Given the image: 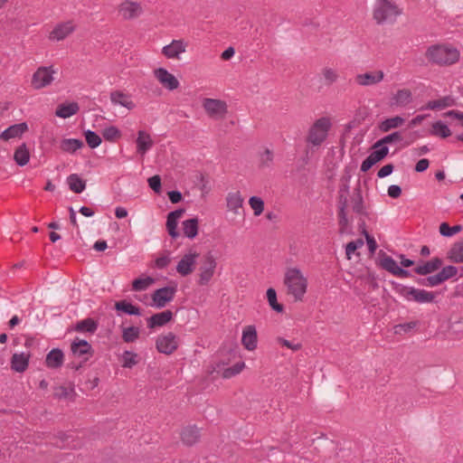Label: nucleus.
I'll list each match as a JSON object with an SVG mask.
<instances>
[{"label":"nucleus","instance_id":"nucleus-15","mask_svg":"<svg viewBox=\"0 0 463 463\" xmlns=\"http://www.w3.org/2000/svg\"><path fill=\"white\" fill-rule=\"evenodd\" d=\"M187 44L183 40H173L162 49V53L168 59H179V55L185 52Z\"/></svg>","mask_w":463,"mask_h":463},{"label":"nucleus","instance_id":"nucleus-40","mask_svg":"<svg viewBox=\"0 0 463 463\" xmlns=\"http://www.w3.org/2000/svg\"><path fill=\"white\" fill-rule=\"evenodd\" d=\"M184 213V209H177L167 214L166 232H176L177 222Z\"/></svg>","mask_w":463,"mask_h":463},{"label":"nucleus","instance_id":"nucleus-33","mask_svg":"<svg viewBox=\"0 0 463 463\" xmlns=\"http://www.w3.org/2000/svg\"><path fill=\"white\" fill-rule=\"evenodd\" d=\"M67 184L70 189L75 194H80L85 190L86 181L77 174H71L67 177Z\"/></svg>","mask_w":463,"mask_h":463},{"label":"nucleus","instance_id":"nucleus-52","mask_svg":"<svg viewBox=\"0 0 463 463\" xmlns=\"http://www.w3.org/2000/svg\"><path fill=\"white\" fill-rule=\"evenodd\" d=\"M249 203L253 210L254 215L259 216L264 210V202L260 197L251 196L249 200Z\"/></svg>","mask_w":463,"mask_h":463},{"label":"nucleus","instance_id":"nucleus-31","mask_svg":"<svg viewBox=\"0 0 463 463\" xmlns=\"http://www.w3.org/2000/svg\"><path fill=\"white\" fill-rule=\"evenodd\" d=\"M447 258L454 263H463V238L452 244Z\"/></svg>","mask_w":463,"mask_h":463},{"label":"nucleus","instance_id":"nucleus-36","mask_svg":"<svg viewBox=\"0 0 463 463\" xmlns=\"http://www.w3.org/2000/svg\"><path fill=\"white\" fill-rule=\"evenodd\" d=\"M380 255L382 256L379 261L381 268L394 275L400 266L392 257L386 255L383 250L380 251Z\"/></svg>","mask_w":463,"mask_h":463},{"label":"nucleus","instance_id":"nucleus-2","mask_svg":"<svg viewBox=\"0 0 463 463\" xmlns=\"http://www.w3.org/2000/svg\"><path fill=\"white\" fill-rule=\"evenodd\" d=\"M284 283L288 288V293L292 295L295 300H302L307 291V281L298 269H288L285 274Z\"/></svg>","mask_w":463,"mask_h":463},{"label":"nucleus","instance_id":"nucleus-11","mask_svg":"<svg viewBox=\"0 0 463 463\" xmlns=\"http://www.w3.org/2000/svg\"><path fill=\"white\" fill-rule=\"evenodd\" d=\"M118 13L124 20H133L143 14V7L137 2L125 1L118 5Z\"/></svg>","mask_w":463,"mask_h":463},{"label":"nucleus","instance_id":"nucleus-55","mask_svg":"<svg viewBox=\"0 0 463 463\" xmlns=\"http://www.w3.org/2000/svg\"><path fill=\"white\" fill-rule=\"evenodd\" d=\"M369 156L373 160V162L376 164L383 160L389 153V148L386 146H382L378 148H374Z\"/></svg>","mask_w":463,"mask_h":463},{"label":"nucleus","instance_id":"nucleus-14","mask_svg":"<svg viewBox=\"0 0 463 463\" xmlns=\"http://www.w3.org/2000/svg\"><path fill=\"white\" fill-rule=\"evenodd\" d=\"M384 79L383 71H374L357 74L354 78L355 82L363 87L373 86L380 83Z\"/></svg>","mask_w":463,"mask_h":463},{"label":"nucleus","instance_id":"nucleus-44","mask_svg":"<svg viewBox=\"0 0 463 463\" xmlns=\"http://www.w3.org/2000/svg\"><path fill=\"white\" fill-rule=\"evenodd\" d=\"M402 140V136L400 131H395L390 135H387L378 140L373 146V148H378L382 146L387 145V144H392L394 142H399Z\"/></svg>","mask_w":463,"mask_h":463},{"label":"nucleus","instance_id":"nucleus-5","mask_svg":"<svg viewBox=\"0 0 463 463\" xmlns=\"http://www.w3.org/2000/svg\"><path fill=\"white\" fill-rule=\"evenodd\" d=\"M393 290L407 299L408 301H415L420 304L430 303L434 300L435 295L433 292L425 289L415 288L413 287H407L398 282H392Z\"/></svg>","mask_w":463,"mask_h":463},{"label":"nucleus","instance_id":"nucleus-24","mask_svg":"<svg viewBox=\"0 0 463 463\" xmlns=\"http://www.w3.org/2000/svg\"><path fill=\"white\" fill-rule=\"evenodd\" d=\"M443 264V260L440 258H433L430 260L419 265L414 269V271L418 275L425 276L438 270Z\"/></svg>","mask_w":463,"mask_h":463},{"label":"nucleus","instance_id":"nucleus-10","mask_svg":"<svg viewBox=\"0 0 463 463\" xmlns=\"http://www.w3.org/2000/svg\"><path fill=\"white\" fill-rule=\"evenodd\" d=\"M216 268V261L213 256L210 253H208L204 257V260L200 267V274H199V280L198 284L201 286L207 285L209 281L212 279L214 270Z\"/></svg>","mask_w":463,"mask_h":463},{"label":"nucleus","instance_id":"nucleus-50","mask_svg":"<svg viewBox=\"0 0 463 463\" xmlns=\"http://www.w3.org/2000/svg\"><path fill=\"white\" fill-rule=\"evenodd\" d=\"M417 283L421 286H425V287H436V286L440 285L443 282H442L439 273H437L435 275L429 276L424 279H418Z\"/></svg>","mask_w":463,"mask_h":463},{"label":"nucleus","instance_id":"nucleus-43","mask_svg":"<svg viewBox=\"0 0 463 463\" xmlns=\"http://www.w3.org/2000/svg\"><path fill=\"white\" fill-rule=\"evenodd\" d=\"M266 294L270 307L278 313H282L284 311V307L278 302L276 290L273 288H269L267 289Z\"/></svg>","mask_w":463,"mask_h":463},{"label":"nucleus","instance_id":"nucleus-17","mask_svg":"<svg viewBox=\"0 0 463 463\" xmlns=\"http://www.w3.org/2000/svg\"><path fill=\"white\" fill-rule=\"evenodd\" d=\"M198 257V253H188L185 254L178 262L176 270L182 276H187L193 271V267L195 264V260Z\"/></svg>","mask_w":463,"mask_h":463},{"label":"nucleus","instance_id":"nucleus-49","mask_svg":"<svg viewBox=\"0 0 463 463\" xmlns=\"http://www.w3.org/2000/svg\"><path fill=\"white\" fill-rule=\"evenodd\" d=\"M138 363L137 354L131 351H125L122 354V366L126 368H132Z\"/></svg>","mask_w":463,"mask_h":463},{"label":"nucleus","instance_id":"nucleus-1","mask_svg":"<svg viewBox=\"0 0 463 463\" xmlns=\"http://www.w3.org/2000/svg\"><path fill=\"white\" fill-rule=\"evenodd\" d=\"M426 58L431 63L439 66H449L458 61L459 51L449 44L430 45L425 53Z\"/></svg>","mask_w":463,"mask_h":463},{"label":"nucleus","instance_id":"nucleus-63","mask_svg":"<svg viewBox=\"0 0 463 463\" xmlns=\"http://www.w3.org/2000/svg\"><path fill=\"white\" fill-rule=\"evenodd\" d=\"M278 342L279 344H281L282 345L293 350V351H298L301 348V345L297 343V344H293L291 343L290 341L287 340V339H284V338H278Z\"/></svg>","mask_w":463,"mask_h":463},{"label":"nucleus","instance_id":"nucleus-38","mask_svg":"<svg viewBox=\"0 0 463 463\" xmlns=\"http://www.w3.org/2000/svg\"><path fill=\"white\" fill-rule=\"evenodd\" d=\"M404 123V118L400 116L386 118L382 121L379 125V128L382 132H389L392 128L401 127Z\"/></svg>","mask_w":463,"mask_h":463},{"label":"nucleus","instance_id":"nucleus-7","mask_svg":"<svg viewBox=\"0 0 463 463\" xmlns=\"http://www.w3.org/2000/svg\"><path fill=\"white\" fill-rule=\"evenodd\" d=\"M203 107L212 118H222L227 113V104L221 99L206 98L203 101Z\"/></svg>","mask_w":463,"mask_h":463},{"label":"nucleus","instance_id":"nucleus-13","mask_svg":"<svg viewBox=\"0 0 463 463\" xmlns=\"http://www.w3.org/2000/svg\"><path fill=\"white\" fill-rule=\"evenodd\" d=\"M155 77L168 90H176L179 87L178 80L165 68L154 71Z\"/></svg>","mask_w":463,"mask_h":463},{"label":"nucleus","instance_id":"nucleus-6","mask_svg":"<svg viewBox=\"0 0 463 463\" xmlns=\"http://www.w3.org/2000/svg\"><path fill=\"white\" fill-rule=\"evenodd\" d=\"M351 179L350 175H344L341 177V184L338 191V218H339V225L340 232H344L347 229L348 226V219L346 217L345 209L347 207V195L349 194V182Z\"/></svg>","mask_w":463,"mask_h":463},{"label":"nucleus","instance_id":"nucleus-16","mask_svg":"<svg viewBox=\"0 0 463 463\" xmlns=\"http://www.w3.org/2000/svg\"><path fill=\"white\" fill-rule=\"evenodd\" d=\"M110 101L113 105L122 106L128 110H132L136 108V104L133 102L131 96L121 90L111 91Z\"/></svg>","mask_w":463,"mask_h":463},{"label":"nucleus","instance_id":"nucleus-53","mask_svg":"<svg viewBox=\"0 0 463 463\" xmlns=\"http://www.w3.org/2000/svg\"><path fill=\"white\" fill-rule=\"evenodd\" d=\"M364 241L362 238L356 239L355 241H352L348 242L345 246V254L348 260L351 259L352 254H354L356 250L363 247Z\"/></svg>","mask_w":463,"mask_h":463},{"label":"nucleus","instance_id":"nucleus-47","mask_svg":"<svg viewBox=\"0 0 463 463\" xmlns=\"http://www.w3.org/2000/svg\"><path fill=\"white\" fill-rule=\"evenodd\" d=\"M102 136L106 141L115 142L121 137V132L115 126H110L103 129Z\"/></svg>","mask_w":463,"mask_h":463},{"label":"nucleus","instance_id":"nucleus-54","mask_svg":"<svg viewBox=\"0 0 463 463\" xmlns=\"http://www.w3.org/2000/svg\"><path fill=\"white\" fill-rule=\"evenodd\" d=\"M458 274V268L452 265H449L446 267H443L442 269L439 272V275L442 280V282L457 276Z\"/></svg>","mask_w":463,"mask_h":463},{"label":"nucleus","instance_id":"nucleus-27","mask_svg":"<svg viewBox=\"0 0 463 463\" xmlns=\"http://www.w3.org/2000/svg\"><path fill=\"white\" fill-rule=\"evenodd\" d=\"M199 438L200 430L196 426H188L181 432L182 441L187 446H192L196 443Z\"/></svg>","mask_w":463,"mask_h":463},{"label":"nucleus","instance_id":"nucleus-45","mask_svg":"<svg viewBox=\"0 0 463 463\" xmlns=\"http://www.w3.org/2000/svg\"><path fill=\"white\" fill-rule=\"evenodd\" d=\"M140 330L137 326L125 327L122 330V339L126 343H133L139 336Z\"/></svg>","mask_w":463,"mask_h":463},{"label":"nucleus","instance_id":"nucleus-28","mask_svg":"<svg viewBox=\"0 0 463 463\" xmlns=\"http://www.w3.org/2000/svg\"><path fill=\"white\" fill-rule=\"evenodd\" d=\"M64 354L59 348H54L46 355L45 364L49 368H59L63 364Z\"/></svg>","mask_w":463,"mask_h":463},{"label":"nucleus","instance_id":"nucleus-37","mask_svg":"<svg viewBox=\"0 0 463 463\" xmlns=\"http://www.w3.org/2000/svg\"><path fill=\"white\" fill-rule=\"evenodd\" d=\"M14 159L20 166H24L29 162L30 154L24 143L15 149Z\"/></svg>","mask_w":463,"mask_h":463},{"label":"nucleus","instance_id":"nucleus-59","mask_svg":"<svg viewBox=\"0 0 463 463\" xmlns=\"http://www.w3.org/2000/svg\"><path fill=\"white\" fill-rule=\"evenodd\" d=\"M198 218H191L183 222V232H198Z\"/></svg>","mask_w":463,"mask_h":463},{"label":"nucleus","instance_id":"nucleus-56","mask_svg":"<svg viewBox=\"0 0 463 463\" xmlns=\"http://www.w3.org/2000/svg\"><path fill=\"white\" fill-rule=\"evenodd\" d=\"M273 162V152L266 148L264 152L260 155V167H270Z\"/></svg>","mask_w":463,"mask_h":463},{"label":"nucleus","instance_id":"nucleus-18","mask_svg":"<svg viewBox=\"0 0 463 463\" xmlns=\"http://www.w3.org/2000/svg\"><path fill=\"white\" fill-rule=\"evenodd\" d=\"M75 27L72 22L68 21L57 24L50 33V39L61 41L74 31Z\"/></svg>","mask_w":463,"mask_h":463},{"label":"nucleus","instance_id":"nucleus-3","mask_svg":"<svg viewBox=\"0 0 463 463\" xmlns=\"http://www.w3.org/2000/svg\"><path fill=\"white\" fill-rule=\"evenodd\" d=\"M401 14L396 4L391 0H377L373 11V18L379 25L392 24Z\"/></svg>","mask_w":463,"mask_h":463},{"label":"nucleus","instance_id":"nucleus-64","mask_svg":"<svg viewBox=\"0 0 463 463\" xmlns=\"http://www.w3.org/2000/svg\"><path fill=\"white\" fill-rule=\"evenodd\" d=\"M402 194V188L399 185L392 184L388 187V195L392 198H398Z\"/></svg>","mask_w":463,"mask_h":463},{"label":"nucleus","instance_id":"nucleus-29","mask_svg":"<svg viewBox=\"0 0 463 463\" xmlns=\"http://www.w3.org/2000/svg\"><path fill=\"white\" fill-rule=\"evenodd\" d=\"M79 109L80 107L77 102L62 103L57 107L55 115L61 118H67L77 114Z\"/></svg>","mask_w":463,"mask_h":463},{"label":"nucleus","instance_id":"nucleus-62","mask_svg":"<svg viewBox=\"0 0 463 463\" xmlns=\"http://www.w3.org/2000/svg\"><path fill=\"white\" fill-rule=\"evenodd\" d=\"M364 234L365 235V238H366L368 250L371 254H373L377 249V242L374 240V238L373 236H371L370 233H364Z\"/></svg>","mask_w":463,"mask_h":463},{"label":"nucleus","instance_id":"nucleus-23","mask_svg":"<svg viewBox=\"0 0 463 463\" xmlns=\"http://www.w3.org/2000/svg\"><path fill=\"white\" fill-rule=\"evenodd\" d=\"M243 198L240 192L229 193L226 196V204L229 211L235 214L242 212Z\"/></svg>","mask_w":463,"mask_h":463},{"label":"nucleus","instance_id":"nucleus-39","mask_svg":"<svg viewBox=\"0 0 463 463\" xmlns=\"http://www.w3.org/2000/svg\"><path fill=\"white\" fill-rule=\"evenodd\" d=\"M115 309L117 311L124 312L130 316H140V309L138 307L132 305L130 302L127 300L118 301L115 304Z\"/></svg>","mask_w":463,"mask_h":463},{"label":"nucleus","instance_id":"nucleus-57","mask_svg":"<svg viewBox=\"0 0 463 463\" xmlns=\"http://www.w3.org/2000/svg\"><path fill=\"white\" fill-rule=\"evenodd\" d=\"M418 325L417 321H411L408 323L399 324L394 326L395 334L408 333L414 329Z\"/></svg>","mask_w":463,"mask_h":463},{"label":"nucleus","instance_id":"nucleus-41","mask_svg":"<svg viewBox=\"0 0 463 463\" xmlns=\"http://www.w3.org/2000/svg\"><path fill=\"white\" fill-rule=\"evenodd\" d=\"M430 135L446 138L451 135V131L445 123L439 120L432 124Z\"/></svg>","mask_w":463,"mask_h":463},{"label":"nucleus","instance_id":"nucleus-4","mask_svg":"<svg viewBox=\"0 0 463 463\" xmlns=\"http://www.w3.org/2000/svg\"><path fill=\"white\" fill-rule=\"evenodd\" d=\"M332 128V121L328 117H321L309 128L306 142L313 146H320L327 138Z\"/></svg>","mask_w":463,"mask_h":463},{"label":"nucleus","instance_id":"nucleus-48","mask_svg":"<svg viewBox=\"0 0 463 463\" xmlns=\"http://www.w3.org/2000/svg\"><path fill=\"white\" fill-rule=\"evenodd\" d=\"M84 137L90 148H96L101 144V137L92 130L84 131Z\"/></svg>","mask_w":463,"mask_h":463},{"label":"nucleus","instance_id":"nucleus-32","mask_svg":"<svg viewBox=\"0 0 463 463\" xmlns=\"http://www.w3.org/2000/svg\"><path fill=\"white\" fill-rule=\"evenodd\" d=\"M455 105V100L453 98L449 96L443 97L439 99L430 100L425 107L421 108V109H442L448 107H451Z\"/></svg>","mask_w":463,"mask_h":463},{"label":"nucleus","instance_id":"nucleus-9","mask_svg":"<svg viewBox=\"0 0 463 463\" xmlns=\"http://www.w3.org/2000/svg\"><path fill=\"white\" fill-rule=\"evenodd\" d=\"M176 293L175 287H164L154 291L152 294L153 306L163 308L168 302H171Z\"/></svg>","mask_w":463,"mask_h":463},{"label":"nucleus","instance_id":"nucleus-8","mask_svg":"<svg viewBox=\"0 0 463 463\" xmlns=\"http://www.w3.org/2000/svg\"><path fill=\"white\" fill-rule=\"evenodd\" d=\"M54 72L52 66L40 67L33 75L32 86L36 90H40L50 85L53 80L52 75Z\"/></svg>","mask_w":463,"mask_h":463},{"label":"nucleus","instance_id":"nucleus-30","mask_svg":"<svg viewBox=\"0 0 463 463\" xmlns=\"http://www.w3.org/2000/svg\"><path fill=\"white\" fill-rule=\"evenodd\" d=\"M136 143L137 152L142 155L146 154L153 146V140L151 139L150 135L144 130L138 131Z\"/></svg>","mask_w":463,"mask_h":463},{"label":"nucleus","instance_id":"nucleus-42","mask_svg":"<svg viewBox=\"0 0 463 463\" xmlns=\"http://www.w3.org/2000/svg\"><path fill=\"white\" fill-rule=\"evenodd\" d=\"M352 209L358 214L364 213V201L359 185L354 189V193L352 197Z\"/></svg>","mask_w":463,"mask_h":463},{"label":"nucleus","instance_id":"nucleus-58","mask_svg":"<svg viewBox=\"0 0 463 463\" xmlns=\"http://www.w3.org/2000/svg\"><path fill=\"white\" fill-rule=\"evenodd\" d=\"M147 183L149 187L156 193L160 194L162 184H161V177L157 175H153L147 179Z\"/></svg>","mask_w":463,"mask_h":463},{"label":"nucleus","instance_id":"nucleus-46","mask_svg":"<svg viewBox=\"0 0 463 463\" xmlns=\"http://www.w3.org/2000/svg\"><path fill=\"white\" fill-rule=\"evenodd\" d=\"M154 281L155 279L151 277L136 279L132 282V289L135 291L146 290Z\"/></svg>","mask_w":463,"mask_h":463},{"label":"nucleus","instance_id":"nucleus-26","mask_svg":"<svg viewBox=\"0 0 463 463\" xmlns=\"http://www.w3.org/2000/svg\"><path fill=\"white\" fill-rule=\"evenodd\" d=\"M29 364V354L24 353L21 354H14L11 358V368L17 372L23 373L24 372Z\"/></svg>","mask_w":463,"mask_h":463},{"label":"nucleus","instance_id":"nucleus-60","mask_svg":"<svg viewBox=\"0 0 463 463\" xmlns=\"http://www.w3.org/2000/svg\"><path fill=\"white\" fill-rule=\"evenodd\" d=\"M73 392V388L68 389L64 386H57L54 388L53 395L58 399H65L69 397L70 393Z\"/></svg>","mask_w":463,"mask_h":463},{"label":"nucleus","instance_id":"nucleus-35","mask_svg":"<svg viewBox=\"0 0 463 463\" xmlns=\"http://www.w3.org/2000/svg\"><path fill=\"white\" fill-rule=\"evenodd\" d=\"M84 146L83 141L78 138H64L61 142V149L67 153H74Z\"/></svg>","mask_w":463,"mask_h":463},{"label":"nucleus","instance_id":"nucleus-20","mask_svg":"<svg viewBox=\"0 0 463 463\" xmlns=\"http://www.w3.org/2000/svg\"><path fill=\"white\" fill-rule=\"evenodd\" d=\"M173 318V312L171 310H165L161 313H156L147 318V326L155 328L156 326H163L166 325Z\"/></svg>","mask_w":463,"mask_h":463},{"label":"nucleus","instance_id":"nucleus-61","mask_svg":"<svg viewBox=\"0 0 463 463\" xmlns=\"http://www.w3.org/2000/svg\"><path fill=\"white\" fill-rule=\"evenodd\" d=\"M393 169L394 166L392 164H387L378 171L377 175L379 178L386 177L392 173Z\"/></svg>","mask_w":463,"mask_h":463},{"label":"nucleus","instance_id":"nucleus-21","mask_svg":"<svg viewBox=\"0 0 463 463\" xmlns=\"http://www.w3.org/2000/svg\"><path fill=\"white\" fill-rule=\"evenodd\" d=\"M27 129L28 126L25 122L14 124L4 130L0 135V138L7 141L11 138L20 137Z\"/></svg>","mask_w":463,"mask_h":463},{"label":"nucleus","instance_id":"nucleus-25","mask_svg":"<svg viewBox=\"0 0 463 463\" xmlns=\"http://www.w3.org/2000/svg\"><path fill=\"white\" fill-rule=\"evenodd\" d=\"M71 352L79 357H81L85 354L92 355L93 354V349L89 342L78 337L75 338V340L71 343Z\"/></svg>","mask_w":463,"mask_h":463},{"label":"nucleus","instance_id":"nucleus-12","mask_svg":"<svg viewBox=\"0 0 463 463\" xmlns=\"http://www.w3.org/2000/svg\"><path fill=\"white\" fill-rule=\"evenodd\" d=\"M156 349L165 354H171L177 349L176 337L173 333L160 335L156 339Z\"/></svg>","mask_w":463,"mask_h":463},{"label":"nucleus","instance_id":"nucleus-51","mask_svg":"<svg viewBox=\"0 0 463 463\" xmlns=\"http://www.w3.org/2000/svg\"><path fill=\"white\" fill-rule=\"evenodd\" d=\"M321 73L325 79L326 85H332L337 80L339 77L335 70L328 67L323 68Z\"/></svg>","mask_w":463,"mask_h":463},{"label":"nucleus","instance_id":"nucleus-22","mask_svg":"<svg viewBox=\"0 0 463 463\" xmlns=\"http://www.w3.org/2000/svg\"><path fill=\"white\" fill-rule=\"evenodd\" d=\"M412 102V93L409 89L398 90L391 99V105L397 107H406Z\"/></svg>","mask_w":463,"mask_h":463},{"label":"nucleus","instance_id":"nucleus-19","mask_svg":"<svg viewBox=\"0 0 463 463\" xmlns=\"http://www.w3.org/2000/svg\"><path fill=\"white\" fill-rule=\"evenodd\" d=\"M241 342L249 351H252L257 347V331L254 326H247L243 329Z\"/></svg>","mask_w":463,"mask_h":463},{"label":"nucleus","instance_id":"nucleus-34","mask_svg":"<svg viewBox=\"0 0 463 463\" xmlns=\"http://www.w3.org/2000/svg\"><path fill=\"white\" fill-rule=\"evenodd\" d=\"M98 323L92 318H86L77 322L74 330L80 333H90L93 334L98 329Z\"/></svg>","mask_w":463,"mask_h":463}]
</instances>
